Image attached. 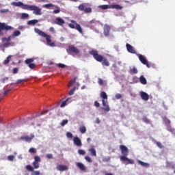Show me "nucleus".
Returning a JSON list of instances; mask_svg holds the SVG:
<instances>
[{"label": "nucleus", "instance_id": "obj_9", "mask_svg": "<svg viewBox=\"0 0 175 175\" xmlns=\"http://www.w3.org/2000/svg\"><path fill=\"white\" fill-rule=\"evenodd\" d=\"M138 57H139V59L142 62V64H143L144 65H146L147 66V68H150L151 66L150 63H148V61H147L146 59V57H144V56H143V55H139Z\"/></svg>", "mask_w": 175, "mask_h": 175}, {"label": "nucleus", "instance_id": "obj_27", "mask_svg": "<svg viewBox=\"0 0 175 175\" xmlns=\"http://www.w3.org/2000/svg\"><path fill=\"white\" fill-rule=\"evenodd\" d=\"M98 8L100 9H102L103 10H106L107 9H110V5H99Z\"/></svg>", "mask_w": 175, "mask_h": 175}, {"label": "nucleus", "instance_id": "obj_34", "mask_svg": "<svg viewBox=\"0 0 175 175\" xmlns=\"http://www.w3.org/2000/svg\"><path fill=\"white\" fill-rule=\"evenodd\" d=\"M29 152H30V154H36L37 151L36 149H35L34 148H30L29 150Z\"/></svg>", "mask_w": 175, "mask_h": 175}, {"label": "nucleus", "instance_id": "obj_29", "mask_svg": "<svg viewBox=\"0 0 175 175\" xmlns=\"http://www.w3.org/2000/svg\"><path fill=\"white\" fill-rule=\"evenodd\" d=\"M21 34V32H20V31L16 30L15 31H14V33H12V36L14 38H16V36H20V35Z\"/></svg>", "mask_w": 175, "mask_h": 175}, {"label": "nucleus", "instance_id": "obj_62", "mask_svg": "<svg viewBox=\"0 0 175 175\" xmlns=\"http://www.w3.org/2000/svg\"><path fill=\"white\" fill-rule=\"evenodd\" d=\"M40 171H35L33 172V175H40Z\"/></svg>", "mask_w": 175, "mask_h": 175}, {"label": "nucleus", "instance_id": "obj_50", "mask_svg": "<svg viewBox=\"0 0 175 175\" xmlns=\"http://www.w3.org/2000/svg\"><path fill=\"white\" fill-rule=\"evenodd\" d=\"M57 66H58L59 68H62V69H64V68H66V65H65V64H61V63L58 64H57Z\"/></svg>", "mask_w": 175, "mask_h": 175}, {"label": "nucleus", "instance_id": "obj_64", "mask_svg": "<svg viewBox=\"0 0 175 175\" xmlns=\"http://www.w3.org/2000/svg\"><path fill=\"white\" fill-rule=\"evenodd\" d=\"M96 124H100V120H99V118H97L96 119Z\"/></svg>", "mask_w": 175, "mask_h": 175}, {"label": "nucleus", "instance_id": "obj_22", "mask_svg": "<svg viewBox=\"0 0 175 175\" xmlns=\"http://www.w3.org/2000/svg\"><path fill=\"white\" fill-rule=\"evenodd\" d=\"M89 152H90V155L92 157H96V150L94 148H91L88 149Z\"/></svg>", "mask_w": 175, "mask_h": 175}, {"label": "nucleus", "instance_id": "obj_7", "mask_svg": "<svg viewBox=\"0 0 175 175\" xmlns=\"http://www.w3.org/2000/svg\"><path fill=\"white\" fill-rule=\"evenodd\" d=\"M79 10L81 12H84V13H91L92 12V8L91 7L87 6L86 4H81L78 6Z\"/></svg>", "mask_w": 175, "mask_h": 175}, {"label": "nucleus", "instance_id": "obj_53", "mask_svg": "<svg viewBox=\"0 0 175 175\" xmlns=\"http://www.w3.org/2000/svg\"><path fill=\"white\" fill-rule=\"evenodd\" d=\"M60 12H61V10L58 8L57 10H53V14H58V13H59Z\"/></svg>", "mask_w": 175, "mask_h": 175}, {"label": "nucleus", "instance_id": "obj_38", "mask_svg": "<svg viewBox=\"0 0 175 175\" xmlns=\"http://www.w3.org/2000/svg\"><path fill=\"white\" fill-rule=\"evenodd\" d=\"M131 72L133 73L134 75H136L137 73V68H136L135 67H133V68H131Z\"/></svg>", "mask_w": 175, "mask_h": 175}, {"label": "nucleus", "instance_id": "obj_42", "mask_svg": "<svg viewBox=\"0 0 175 175\" xmlns=\"http://www.w3.org/2000/svg\"><path fill=\"white\" fill-rule=\"evenodd\" d=\"M41 159L40 157L39 156H35L34 157V162H37L39 163L40 162Z\"/></svg>", "mask_w": 175, "mask_h": 175}, {"label": "nucleus", "instance_id": "obj_25", "mask_svg": "<svg viewBox=\"0 0 175 175\" xmlns=\"http://www.w3.org/2000/svg\"><path fill=\"white\" fill-rule=\"evenodd\" d=\"M38 23H39V21L37 19H34V20L29 21L27 22V24L28 25H35L36 24H38Z\"/></svg>", "mask_w": 175, "mask_h": 175}, {"label": "nucleus", "instance_id": "obj_2", "mask_svg": "<svg viewBox=\"0 0 175 175\" xmlns=\"http://www.w3.org/2000/svg\"><path fill=\"white\" fill-rule=\"evenodd\" d=\"M89 54H90V55H92L93 58H94V59L97 61V62H101L102 65H103L104 66H110V62H109L106 57H103L102 55L98 53V51L92 50L89 52Z\"/></svg>", "mask_w": 175, "mask_h": 175}, {"label": "nucleus", "instance_id": "obj_33", "mask_svg": "<svg viewBox=\"0 0 175 175\" xmlns=\"http://www.w3.org/2000/svg\"><path fill=\"white\" fill-rule=\"evenodd\" d=\"M142 121L143 122H145V124H150V120L148 118H147V117L144 116L142 118Z\"/></svg>", "mask_w": 175, "mask_h": 175}, {"label": "nucleus", "instance_id": "obj_60", "mask_svg": "<svg viewBox=\"0 0 175 175\" xmlns=\"http://www.w3.org/2000/svg\"><path fill=\"white\" fill-rule=\"evenodd\" d=\"M12 39H14V38L13 36L11 35L8 37L7 42H10V40H12Z\"/></svg>", "mask_w": 175, "mask_h": 175}, {"label": "nucleus", "instance_id": "obj_39", "mask_svg": "<svg viewBox=\"0 0 175 175\" xmlns=\"http://www.w3.org/2000/svg\"><path fill=\"white\" fill-rule=\"evenodd\" d=\"M28 17H29V15L27 13H23L22 16H21V18L23 20L25 19V18H28Z\"/></svg>", "mask_w": 175, "mask_h": 175}, {"label": "nucleus", "instance_id": "obj_63", "mask_svg": "<svg viewBox=\"0 0 175 175\" xmlns=\"http://www.w3.org/2000/svg\"><path fill=\"white\" fill-rule=\"evenodd\" d=\"M2 42H3V43H5V42H8V38H2Z\"/></svg>", "mask_w": 175, "mask_h": 175}, {"label": "nucleus", "instance_id": "obj_1", "mask_svg": "<svg viewBox=\"0 0 175 175\" xmlns=\"http://www.w3.org/2000/svg\"><path fill=\"white\" fill-rule=\"evenodd\" d=\"M120 149L122 154V156L120 157L121 162H123L124 165H133L135 161L127 157L128 155H129V149H128V147L125 145H120Z\"/></svg>", "mask_w": 175, "mask_h": 175}, {"label": "nucleus", "instance_id": "obj_13", "mask_svg": "<svg viewBox=\"0 0 175 175\" xmlns=\"http://www.w3.org/2000/svg\"><path fill=\"white\" fill-rule=\"evenodd\" d=\"M68 51H70V53H74V54H79V53H80V51L72 45L68 46Z\"/></svg>", "mask_w": 175, "mask_h": 175}, {"label": "nucleus", "instance_id": "obj_52", "mask_svg": "<svg viewBox=\"0 0 175 175\" xmlns=\"http://www.w3.org/2000/svg\"><path fill=\"white\" fill-rule=\"evenodd\" d=\"M9 12V9H2L0 10V13H8Z\"/></svg>", "mask_w": 175, "mask_h": 175}, {"label": "nucleus", "instance_id": "obj_35", "mask_svg": "<svg viewBox=\"0 0 175 175\" xmlns=\"http://www.w3.org/2000/svg\"><path fill=\"white\" fill-rule=\"evenodd\" d=\"M68 100H69V98L66 99L64 101H63L60 105V107H65V106H66V103L68 102Z\"/></svg>", "mask_w": 175, "mask_h": 175}, {"label": "nucleus", "instance_id": "obj_8", "mask_svg": "<svg viewBox=\"0 0 175 175\" xmlns=\"http://www.w3.org/2000/svg\"><path fill=\"white\" fill-rule=\"evenodd\" d=\"M12 5H14V6H17L18 8H21V9H23V10H27L29 5L28 4H24L21 1L13 2Z\"/></svg>", "mask_w": 175, "mask_h": 175}, {"label": "nucleus", "instance_id": "obj_26", "mask_svg": "<svg viewBox=\"0 0 175 175\" xmlns=\"http://www.w3.org/2000/svg\"><path fill=\"white\" fill-rule=\"evenodd\" d=\"M79 131L81 133L84 134L85 132H87V128L85 126H79Z\"/></svg>", "mask_w": 175, "mask_h": 175}, {"label": "nucleus", "instance_id": "obj_21", "mask_svg": "<svg viewBox=\"0 0 175 175\" xmlns=\"http://www.w3.org/2000/svg\"><path fill=\"white\" fill-rule=\"evenodd\" d=\"M139 81L141 84H143L144 85H146V84H147V79H146V77H144V75H141L139 77Z\"/></svg>", "mask_w": 175, "mask_h": 175}, {"label": "nucleus", "instance_id": "obj_10", "mask_svg": "<svg viewBox=\"0 0 175 175\" xmlns=\"http://www.w3.org/2000/svg\"><path fill=\"white\" fill-rule=\"evenodd\" d=\"M111 29V27L110 25H104V31L103 33L105 36H109L110 35V30Z\"/></svg>", "mask_w": 175, "mask_h": 175}, {"label": "nucleus", "instance_id": "obj_36", "mask_svg": "<svg viewBox=\"0 0 175 175\" xmlns=\"http://www.w3.org/2000/svg\"><path fill=\"white\" fill-rule=\"evenodd\" d=\"M32 62H33V59L32 58L27 59L25 60V64H27V65H29V64H32Z\"/></svg>", "mask_w": 175, "mask_h": 175}, {"label": "nucleus", "instance_id": "obj_58", "mask_svg": "<svg viewBox=\"0 0 175 175\" xmlns=\"http://www.w3.org/2000/svg\"><path fill=\"white\" fill-rule=\"evenodd\" d=\"M13 73H14V75H16V73H18V68H14L13 69Z\"/></svg>", "mask_w": 175, "mask_h": 175}, {"label": "nucleus", "instance_id": "obj_14", "mask_svg": "<svg viewBox=\"0 0 175 175\" xmlns=\"http://www.w3.org/2000/svg\"><path fill=\"white\" fill-rule=\"evenodd\" d=\"M56 169L59 170V172H65V170H68L69 167H68L67 165H57Z\"/></svg>", "mask_w": 175, "mask_h": 175}, {"label": "nucleus", "instance_id": "obj_5", "mask_svg": "<svg viewBox=\"0 0 175 175\" xmlns=\"http://www.w3.org/2000/svg\"><path fill=\"white\" fill-rule=\"evenodd\" d=\"M68 27L70 28H72V29H77V31H79V33H83V29H81V26L76 22V21H71V23L68 25Z\"/></svg>", "mask_w": 175, "mask_h": 175}, {"label": "nucleus", "instance_id": "obj_6", "mask_svg": "<svg viewBox=\"0 0 175 175\" xmlns=\"http://www.w3.org/2000/svg\"><path fill=\"white\" fill-rule=\"evenodd\" d=\"M10 29H13L12 26H9L5 23H0V36H3V31H10Z\"/></svg>", "mask_w": 175, "mask_h": 175}, {"label": "nucleus", "instance_id": "obj_47", "mask_svg": "<svg viewBox=\"0 0 175 175\" xmlns=\"http://www.w3.org/2000/svg\"><path fill=\"white\" fill-rule=\"evenodd\" d=\"M75 91H76V87L73 88L71 90H70L68 94L73 95V94H75Z\"/></svg>", "mask_w": 175, "mask_h": 175}, {"label": "nucleus", "instance_id": "obj_3", "mask_svg": "<svg viewBox=\"0 0 175 175\" xmlns=\"http://www.w3.org/2000/svg\"><path fill=\"white\" fill-rule=\"evenodd\" d=\"M34 31L36 32V33L40 35V36H42V38H45L46 43L49 44V46H54V42H51V36H50L49 34H46V33H44L43 31L38 28H35Z\"/></svg>", "mask_w": 175, "mask_h": 175}, {"label": "nucleus", "instance_id": "obj_16", "mask_svg": "<svg viewBox=\"0 0 175 175\" xmlns=\"http://www.w3.org/2000/svg\"><path fill=\"white\" fill-rule=\"evenodd\" d=\"M102 103L103 106V110L105 111H109L110 110V107L107 105V100H102Z\"/></svg>", "mask_w": 175, "mask_h": 175}, {"label": "nucleus", "instance_id": "obj_4", "mask_svg": "<svg viewBox=\"0 0 175 175\" xmlns=\"http://www.w3.org/2000/svg\"><path fill=\"white\" fill-rule=\"evenodd\" d=\"M27 10H30L33 12V14H35L36 16H42V8L38 7L37 5H28Z\"/></svg>", "mask_w": 175, "mask_h": 175}, {"label": "nucleus", "instance_id": "obj_30", "mask_svg": "<svg viewBox=\"0 0 175 175\" xmlns=\"http://www.w3.org/2000/svg\"><path fill=\"white\" fill-rule=\"evenodd\" d=\"M10 58H12V56L8 55V57L6 58V59L3 61V64L8 65V64H9V62H10Z\"/></svg>", "mask_w": 175, "mask_h": 175}, {"label": "nucleus", "instance_id": "obj_44", "mask_svg": "<svg viewBox=\"0 0 175 175\" xmlns=\"http://www.w3.org/2000/svg\"><path fill=\"white\" fill-rule=\"evenodd\" d=\"M85 161H87V162H89L90 163H92V159L88 156L85 157Z\"/></svg>", "mask_w": 175, "mask_h": 175}, {"label": "nucleus", "instance_id": "obj_54", "mask_svg": "<svg viewBox=\"0 0 175 175\" xmlns=\"http://www.w3.org/2000/svg\"><path fill=\"white\" fill-rule=\"evenodd\" d=\"M156 144L157 146H159V148H163V146H162V144L161 142H157Z\"/></svg>", "mask_w": 175, "mask_h": 175}, {"label": "nucleus", "instance_id": "obj_11", "mask_svg": "<svg viewBox=\"0 0 175 175\" xmlns=\"http://www.w3.org/2000/svg\"><path fill=\"white\" fill-rule=\"evenodd\" d=\"M74 144L77 146V147H81L83 146V143H81V139L79 138V137H74L73 138Z\"/></svg>", "mask_w": 175, "mask_h": 175}, {"label": "nucleus", "instance_id": "obj_55", "mask_svg": "<svg viewBox=\"0 0 175 175\" xmlns=\"http://www.w3.org/2000/svg\"><path fill=\"white\" fill-rule=\"evenodd\" d=\"M24 81H25V79H18L16 84H20V83H23Z\"/></svg>", "mask_w": 175, "mask_h": 175}, {"label": "nucleus", "instance_id": "obj_28", "mask_svg": "<svg viewBox=\"0 0 175 175\" xmlns=\"http://www.w3.org/2000/svg\"><path fill=\"white\" fill-rule=\"evenodd\" d=\"M163 122L165 124V125H170L171 122L170 120L167 119L166 117L163 118Z\"/></svg>", "mask_w": 175, "mask_h": 175}, {"label": "nucleus", "instance_id": "obj_56", "mask_svg": "<svg viewBox=\"0 0 175 175\" xmlns=\"http://www.w3.org/2000/svg\"><path fill=\"white\" fill-rule=\"evenodd\" d=\"M8 161H14V156L13 155L8 156Z\"/></svg>", "mask_w": 175, "mask_h": 175}, {"label": "nucleus", "instance_id": "obj_15", "mask_svg": "<svg viewBox=\"0 0 175 175\" xmlns=\"http://www.w3.org/2000/svg\"><path fill=\"white\" fill-rule=\"evenodd\" d=\"M76 166L77 168L81 170V172H85L87 170V167H85V165L83 164V163L77 162L76 163Z\"/></svg>", "mask_w": 175, "mask_h": 175}, {"label": "nucleus", "instance_id": "obj_49", "mask_svg": "<svg viewBox=\"0 0 175 175\" xmlns=\"http://www.w3.org/2000/svg\"><path fill=\"white\" fill-rule=\"evenodd\" d=\"M115 98L116 99H121L122 98V95L121 94H116L115 95Z\"/></svg>", "mask_w": 175, "mask_h": 175}, {"label": "nucleus", "instance_id": "obj_51", "mask_svg": "<svg viewBox=\"0 0 175 175\" xmlns=\"http://www.w3.org/2000/svg\"><path fill=\"white\" fill-rule=\"evenodd\" d=\"M35 66L36 65L33 63H31L29 64V68H30V69H35Z\"/></svg>", "mask_w": 175, "mask_h": 175}, {"label": "nucleus", "instance_id": "obj_12", "mask_svg": "<svg viewBox=\"0 0 175 175\" xmlns=\"http://www.w3.org/2000/svg\"><path fill=\"white\" fill-rule=\"evenodd\" d=\"M126 50L129 53H131V54H136V51L133 49V46L131 45L130 44L127 43L126 44Z\"/></svg>", "mask_w": 175, "mask_h": 175}, {"label": "nucleus", "instance_id": "obj_17", "mask_svg": "<svg viewBox=\"0 0 175 175\" xmlns=\"http://www.w3.org/2000/svg\"><path fill=\"white\" fill-rule=\"evenodd\" d=\"M140 96L143 100L147 101L148 99H150V96H148V94L146 93L145 92H141Z\"/></svg>", "mask_w": 175, "mask_h": 175}, {"label": "nucleus", "instance_id": "obj_32", "mask_svg": "<svg viewBox=\"0 0 175 175\" xmlns=\"http://www.w3.org/2000/svg\"><path fill=\"white\" fill-rule=\"evenodd\" d=\"M68 122H69V120H68V119H66V120H63L60 124L62 126H65V125H66V124H68Z\"/></svg>", "mask_w": 175, "mask_h": 175}, {"label": "nucleus", "instance_id": "obj_48", "mask_svg": "<svg viewBox=\"0 0 175 175\" xmlns=\"http://www.w3.org/2000/svg\"><path fill=\"white\" fill-rule=\"evenodd\" d=\"M46 158H47L48 159H53L54 157L53 156V154H47L46 155Z\"/></svg>", "mask_w": 175, "mask_h": 175}, {"label": "nucleus", "instance_id": "obj_57", "mask_svg": "<svg viewBox=\"0 0 175 175\" xmlns=\"http://www.w3.org/2000/svg\"><path fill=\"white\" fill-rule=\"evenodd\" d=\"M94 106H95L96 107H100V104H99V102L95 101V102H94Z\"/></svg>", "mask_w": 175, "mask_h": 175}, {"label": "nucleus", "instance_id": "obj_23", "mask_svg": "<svg viewBox=\"0 0 175 175\" xmlns=\"http://www.w3.org/2000/svg\"><path fill=\"white\" fill-rule=\"evenodd\" d=\"M137 163H139V165H141V166H144V167H150V164L143 162L140 160L137 161Z\"/></svg>", "mask_w": 175, "mask_h": 175}, {"label": "nucleus", "instance_id": "obj_24", "mask_svg": "<svg viewBox=\"0 0 175 175\" xmlns=\"http://www.w3.org/2000/svg\"><path fill=\"white\" fill-rule=\"evenodd\" d=\"M100 96L102 98L103 100H107V94H106L105 92H101Z\"/></svg>", "mask_w": 175, "mask_h": 175}, {"label": "nucleus", "instance_id": "obj_45", "mask_svg": "<svg viewBox=\"0 0 175 175\" xmlns=\"http://www.w3.org/2000/svg\"><path fill=\"white\" fill-rule=\"evenodd\" d=\"M33 166L34 167L35 169H39V163L33 161Z\"/></svg>", "mask_w": 175, "mask_h": 175}, {"label": "nucleus", "instance_id": "obj_18", "mask_svg": "<svg viewBox=\"0 0 175 175\" xmlns=\"http://www.w3.org/2000/svg\"><path fill=\"white\" fill-rule=\"evenodd\" d=\"M55 24H57V25H64V24H65V21H64V19L58 17V18H56V19L55 21Z\"/></svg>", "mask_w": 175, "mask_h": 175}, {"label": "nucleus", "instance_id": "obj_59", "mask_svg": "<svg viewBox=\"0 0 175 175\" xmlns=\"http://www.w3.org/2000/svg\"><path fill=\"white\" fill-rule=\"evenodd\" d=\"M10 91H12V89H9V90H5L3 92V95H8L9 94V92H10Z\"/></svg>", "mask_w": 175, "mask_h": 175}, {"label": "nucleus", "instance_id": "obj_31", "mask_svg": "<svg viewBox=\"0 0 175 175\" xmlns=\"http://www.w3.org/2000/svg\"><path fill=\"white\" fill-rule=\"evenodd\" d=\"M54 5L53 3H49V4H45L42 6V8H44L45 9H50V8H53Z\"/></svg>", "mask_w": 175, "mask_h": 175}, {"label": "nucleus", "instance_id": "obj_19", "mask_svg": "<svg viewBox=\"0 0 175 175\" xmlns=\"http://www.w3.org/2000/svg\"><path fill=\"white\" fill-rule=\"evenodd\" d=\"M110 9H116V10H121L122 9V6L119 4H113L110 5Z\"/></svg>", "mask_w": 175, "mask_h": 175}, {"label": "nucleus", "instance_id": "obj_37", "mask_svg": "<svg viewBox=\"0 0 175 175\" xmlns=\"http://www.w3.org/2000/svg\"><path fill=\"white\" fill-rule=\"evenodd\" d=\"M75 83H76V78H74L70 81V83H68V87H72L73 84H75Z\"/></svg>", "mask_w": 175, "mask_h": 175}, {"label": "nucleus", "instance_id": "obj_20", "mask_svg": "<svg viewBox=\"0 0 175 175\" xmlns=\"http://www.w3.org/2000/svg\"><path fill=\"white\" fill-rule=\"evenodd\" d=\"M22 140H25V142H27L28 143H31L32 142V139H33V135L32 137L29 136H24L21 137Z\"/></svg>", "mask_w": 175, "mask_h": 175}, {"label": "nucleus", "instance_id": "obj_40", "mask_svg": "<svg viewBox=\"0 0 175 175\" xmlns=\"http://www.w3.org/2000/svg\"><path fill=\"white\" fill-rule=\"evenodd\" d=\"M78 154H79V155H85V150H84L83 149H79V150H78Z\"/></svg>", "mask_w": 175, "mask_h": 175}, {"label": "nucleus", "instance_id": "obj_46", "mask_svg": "<svg viewBox=\"0 0 175 175\" xmlns=\"http://www.w3.org/2000/svg\"><path fill=\"white\" fill-rule=\"evenodd\" d=\"M66 137H68V139H72V137H73V134L70 132H67Z\"/></svg>", "mask_w": 175, "mask_h": 175}, {"label": "nucleus", "instance_id": "obj_41", "mask_svg": "<svg viewBox=\"0 0 175 175\" xmlns=\"http://www.w3.org/2000/svg\"><path fill=\"white\" fill-rule=\"evenodd\" d=\"M98 83L99 84V85H103V84H105V81H103V79H102V78H98Z\"/></svg>", "mask_w": 175, "mask_h": 175}, {"label": "nucleus", "instance_id": "obj_61", "mask_svg": "<svg viewBox=\"0 0 175 175\" xmlns=\"http://www.w3.org/2000/svg\"><path fill=\"white\" fill-rule=\"evenodd\" d=\"M49 31L50 32H52V33H55V29H54V27H50Z\"/></svg>", "mask_w": 175, "mask_h": 175}, {"label": "nucleus", "instance_id": "obj_43", "mask_svg": "<svg viewBox=\"0 0 175 175\" xmlns=\"http://www.w3.org/2000/svg\"><path fill=\"white\" fill-rule=\"evenodd\" d=\"M26 169L27 170H29V172H33V167L29 165H26Z\"/></svg>", "mask_w": 175, "mask_h": 175}]
</instances>
